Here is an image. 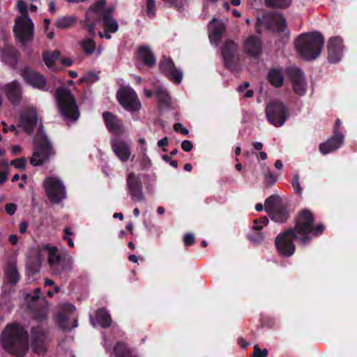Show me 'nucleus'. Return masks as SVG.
<instances>
[{
    "mask_svg": "<svg viewBox=\"0 0 357 357\" xmlns=\"http://www.w3.org/2000/svg\"><path fill=\"white\" fill-rule=\"evenodd\" d=\"M111 318L105 310L97 311L95 317H91V322L93 327H107L111 324Z\"/></svg>",
    "mask_w": 357,
    "mask_h": 357,
    "instance_id": "27",
    "label": "nucleus"
},
{
    "mask_svg": "<svg viewBox=\"0 0 357 357\" xmlns=\"http://www.w3.org/2000/svg\"><path fill=\"white\" fill-rule=\"evenodd\" d=\"M131 140L125 141L119 137H114L111 140L112 148L118 158L122 162H126L131 155L130 144Z\"/></svg>",
    "mask_w": 357,
    "mask_h": 357,
    "instance_id": "14",
    "label": "nucleus"
},
{
    "mask_svg": "<svg viewBox=\"0 0 357 357\" xmlns=\"http://www.w3.org/2000/svg\"><path fill=\"white\" fill-rule=\"evenodd\" d=\"M238 46L231 40H227L221 49V54L226 66H230L238 56Z\"/></svg>",
    "mask_w": 357,
    "mask_h": 357,
    "instance_id": "22",
    "label": "nucleus"
},
{
    "mask_svg": "<svg viewBox=\"0 0 357 357\" xmlns=\"http://www.w3.org/2000/svg\"><path fill=\"white\" fill-rule=\"evenodd\" d=\"M21 150H22V148L18 145H15V146H12V148H11L12 153L14 155H16L18 153H20L21 151Z\"/></svg>",
    "mask_w": 357,
    "mask_h": 357,
    "instance_id": "64",
    "label": "nucleus"
},
{
    "mask_svg": "<svg viewBox=\"0 0 357 357\" xmlns=\"http://www.w3.org/2000/svg\"><path fill=\"white\" fill-rule=\"evenodd\" d=\"M209 40L212 45H218L225 31V25L221 21L213 18L209 23Z\"/></svg>",
    "mask_w": 357,
    "mask_h": 357,
    "instance_id": "20",
    "label": "nucleus"
},
{
    "mask_svg": "<svg viewBox=\"0 0 357 357\" xmlns=\"http://www.w3.org/2000/svg\"><path fill=\"white\" fill-rule=\"evenodd\" d=\"M342 40L340 37H332L329 40L328 51V60L331 63L338 62L342 57Z\"/></svg>",
    "mask_w": 357,
    "mask_h": 357,
    "instance_id": "21",
    "label": "nucleus"
},
{
    "mask_svg": "<svg viewBox=\"0 0 357 357\" xmlns=\"http://www.w3.org/2000/svg\"><path fill=\"white\" fill-rule=\"evenodd\" d=\"M37 120L36 109L29 107L21 114L18 128L24 132L31 133L36 126Z\"/></svg>",
    "mask_w": 357,
    "mask_h": 357,
    "instance_id": "15",
    "label": "nucleus"
},
{
    "mask_svg": "<svg viewBox=\"0 0 357 357\" xmlns=\"http://www.w3.org/2000/svg\"><path fill=\"white\" fill-rule=\"evenodd\" d=\"M5 278L7 282L15 284L19 281V273L15 264H9L5 272Z\"/></svg>",
    "mask_w": 357,
    "mask_h": 357,
    "instance_id": "32",
    "label": "nucleus"
},
{
    "mask_svg": "<svg viewBox=\"0 0 357 357\" xmlns=\"http://www.w3.org/2000/svg\"><path fill=\"white\" fill-rule=\"evenodd\" d=\"M8 241L11 244L15 245L17 243L18 238L15 234H13L9 236Z\"/></svg>",
    "mask_w": 357,
    "mask_h": 357,
    "instance_id": "63",
    "label": "nucleus"
},
{
    "mask_svg": "<svg viewBox=\"0 0 357 357\" xmlns=\"http://www.w3.org/2000/svg\"><path fill=\"white\" fill-rule=\"evenodd\" d=\"M60 52L54 51L52 52H45L43 55V61L45 65L50 69H54L55 61L59 59Z\"/></svg>",
    "mask_w": 357,
    "mask_h": 357,
    "instance_id": "35",
    "label": "nucleus"
},
{
    "mask_svg": "<svg viewBox=\"0 0 357 357\" xmlns=\"http://www.w3.org/2000/svg\"><path fill=\"white\" fill-rule=\"evenodd\" d=\"M76 22V17L74 16H65L59 18L55 23L57 28L61 29H69L73 26Z\"/></svg>",
    "mask_w": 357,
    "mask_h": 357,
    "instance_id": "33",
    "label": "nucleus"
},
{
    "mask_svg": "<svg viewBox=\"0 0 357 357\" xmlns=\"http://www.w3.org/2000/svg\"><path fill=\"white\" fill-rule=\"evenodd\" d=\"M105 0H99L93 7L92 10L95 12H100L105 6Z\"/></svg>",
    "mask_w": 357,
    "mask_h": 357,
    "instance_id": "51",
    "label": "nucleus"
},
{
    "mask_svg": "<svg viewBox=\"0 0 357 357\" xmlns=\"http://www.w3.org/2000/svg\"><path fill=\"white\" fill-rule=\"evenodd\" d=\"M254 226L253 229L255 231H260L264 227L266 226L268 223V220L266 217L255 219L253 221Z\"/></svg>",
    "mask_w": 357,
    "mask_h": 357,
    "instance_id": "45",
    "label": "nucleus"
},
{
    "mask_svg": "<svg viewBox=\"0 0 357 357\" xmlns=\"http://www.w3.org/2000/svg\"><path fill=\"white\" fill-rule=\"evenodd\" d=\"M8 100L13 105H18L21 100L22 86L19 82L13 81L4 84L1 88Z\"/></svg>",
    "mask_w": 357,
    "mask_h": 357,
    "instance_id": "18",
    "label": "nucleus"
},
{
    "mask_svg": "<svg viewBox=\"0 0 357 357\" xmlns=\"http://www.w3.org/2000/svg\"><path fill=\"white\" fill-rule=\"evenodd\" d=\"M33 142L34 149L30 163L33 166H39L53 156L54 151L51 143L43 131L35 137Z\"/></svg>",
    "mask_w": 357,
    "mask_h": 357,
    "instance_id": "4",
    "label": "nucleus"
},
{
    "mask_svg": "<svg viewBox=\"0 0 357 357\" xmlns=\"http://www.w3.org/2000/svg\"><path fill=\"white\" fill-rule=\"evenodd\" d=\"M42 263V257L41 254L39 252H37L36 254L35 259L29 258L27 262V268L29 271L33 273L37 272L39 270V268Z\"/></svg>",
    "mask_w": 357,
    "mask_h": 357,
    "instance_id": "39",
    "label": "nucleus"
},
{
    "mask_svg": "<svg viewBox=\"0 0 357 357\" xmlns=\"http://www.w3.org/2000/svg\"><path fill=\"white\" fill-rule=\"evenodd\" d=\"M43 188L52 202L58 203L66 197V189L63 182L56 176H49L43 181Z\"/></svg>",
    "mask_w": 357,
    "mask_h": 357,
    "instance_id": "9",
    "label": "nucleus"
},
{
    "mask_svg": "<svg viewBox=\"0 0 357 357\" xmlns=\"http://www.w3.org/2000/svg\"><path fill=\"white\" fill-rule=\"evenodd\" d=\"M47 250L48 256V264L55 274L61 273L60 262L61 256L59 254L58 248L56 247H51L49 245H45L43 248Z\"/></svg>",
    "mask_w": 357,
    "mask_h": 357,
    "instance_id": "24",
    "label": "nucleus"
},
{
    "mask_svg": "<svg viewBox=\"0 0 357 357\" xmlns=\"http://www.w3.org/2000/svg\"><path fill=\"white\" fill-rule=\"evenodd\" d=\"M31 347L34 352L42 353L46 349L45 334L43 333H33Z\"/></svg>",
    "mask_w": 357,
    "mask_h": 357,
    "instance_id": "28",
    "label": "nucleus"
},
{
    "mask_svg": "<svg viewBox=\"0 0 357 357\" xmlns=\"http://www.w3.org/2000/svg\"><path fill=\"white\" fill-rule=\"evenodd\" d=\"M16 208V205L14 204H8L5 207L6 212L10 215L15 213Z\"/></svg>",
    "mask_w": 357,
    "mask_h": 357,
    "instance_id": "55",
    "label": "nucleus"
},
{
    "mask_svg": "<svg viewBox=\"0 0 357 357\" xmlns=\"http://www.w3.org/2000/svg\"><path fill=\"white\" fill-rule=\"evenodd\" d=\"M142 152L144 160L149 164V165H151V160H150V159L149 158V157L147 156V154H146L147 148L145 147V146L142 148Z\"/></svg>",
    "mask_w": 357,
    "mask_h": 357,
    "instance_id": "60",
    "label": "nucleus"
},
{
    "mask_svg": "<svg viewBox=\"0 0 357 357\" xmlns=\"http://www.w3.org/2000/svg\"><path fill=\"white\" fill-rule=\"evenodd\" d=\"M168 144V139L167 137H164L158 142V146L160 147L165 146Z\"/></svg>",
    "mask_w": 357,
    "mask_h": 357,
    "instance_id": "62",
    "label": "nucleus"
},
{
    "mask_svg": "<svg viewBox=\"0 0 357 357\" xmlns=\"http://www.w3.org/2000/svg\"><path fill=\"white\" fill-rule=\"evenodd\" d=\"M26 162V160L25 158H18L12 162V165H13L16 168L18 169H24L25 165Z\"/></svg>",
    "mask_w": 357,
    "mask_h": 357,
    "instance_id": "50",
    "label": "nucleus"
},
{
    "mask_svg": "<svg viewBox=\"0 0 357 357\" xmlns=\"http://www.w3.org/2000/svg\"><path fill=\"white\" fill-rule=\"evenodd\" d=\"M174 130L178 132H181L183 135H187L188 134V130L186 129L185 128H183L182 124L181 123H176L174 125Z\"/></svg>",
    "mask_w": 357,
    "mask_h": 357,
    "instance_id": "56",
    "label": "nucleus"
},
{
    "mask_svg": "<svg viewBox=\"0 0 357 357\" xmlns=\"http://www.w3.org/2000/svg\"><path fill=\"white\" fill-rule=\"evenodd\" d=\"M324 44V38L319 32L302 33L294 42L297 52L305 60L317 59L322 50Z\"/></svg>",
    "mask_w": 357,
    "mask_h": 357,
    "instance_id": "2",
    "label": "nucleus"
},
{
    "mask_svg": "<svg viewBox=\"0 0 357 357\" xmlns=\"http://www.w3.org/2000/svg\"><path fill=\"white\" fill-rule=\"evenodd\" d=\"M264 238V236L261 233H257L252 234L249 236V239L254 243H260Z\"/></svg>",
    "mask_w": 357,
    "mask_h": 357,
    "instance_id": "52",
    "label": "nucleus"
},
{
    "mask_svg": "<svg viewBox=\"0 0 357 357\" xmlns=\"http://www.w3.org/2000/svg\"><path fill=\"white\" fill-rule=\"evenodd\" d=\"M291 185L293 186V188L295 191V192L298 195H301L303 193V189L301 186V183L299 182V175L298 174H294V177L291 181Z\"/></svg>",
    "mask_w": 357,
    "mask_h": 357,
    "instance_id": "46",
    "label": "nucleus"
},
{
    "mask_svg": "<svg viewBox=\"0 0 357 357\" xmlns=\"http://www.w3.org/2000/svg\"><path fill=\"white\" fill-rule=\"evenodd\" d=\"M324 229V227L323 225H318L314 230L312 229V234L314 236L320 235Z\"/></svg>",
    "mask_w": 357,
    "mask_h": 357,
    "instance_id": "58",
    "label": "nucleus"
},
{
    "mask_svg": "<svg viewBox=\"0 0 357 357\" xmlns=\"http://www.w3.org/2000/svg\"><path fill=\"white\" fill-rule=\"evenodd\" d=\"M280 202V197L278 195H273L268 197L265 200L264 208L266 211L269 213L274 211L278 208Z\"/></svg>",
    "mask_w": 357,
    "mask_h": 357,
    "instance_id": "34",
    "label": "nucleus"
},
{
    "mask_svg": "<svg viewBox=\"0 0 357 357\" xmlns=\"http://www.w3.org/2000/svg\"><path fill=\"white\" fill-rule=\"evenodd\" d=\"M102 22L105 29L107 31L115 33L119 29L117 22L110 16L109 12L102 13Z\"/></svg>",
    "mask_w": 357,
    "mask_h": 357,
    "instance_id": "31",
    "label": "nucleus"
},
{
    "mask_svg": "<svg viewBox=\"0 0 357 357\" xmlns=\"http://www.w3.org/2000/svg\"><path fill=\"white\" fill-rule=\"evenodd\" d=\"M86 29L89 35L92 37L95 36V25L93 24H86Z\"/></svg>",
    "mask_w": 357,
    "mask_h": 357,
    "instance_id": "57",
    "label": "nucleus"
},
{
    "mask_svg": "<svg viewBox=\"0 0 357 357\" xmlns=\"http://www.w3.org/2000/svg\"><path fill=\"white\" fill-rule=\"evenodd\" d=\"M116 98L119 104L128 112H138L142 107L141 102L136 92L130 86L121 88L117 93Z\"/></svg>",
    "mask_w": 357,
    "mask_h": 357,
    "instance_id": "8",
    "label": "nucleus"
},
{
    "mask_svg": "<svg viewBox=\"0 0 357 357\" xmlns=\"http://www.w3.org/2000/svg\"><path fill=\"white\" fill-rule=\"evenodd\" d=\"M294 91L299 96H303L307 89V83L303 73L297 68H292L288 70Z\"/></svg>",
    "mask_w": 357,
    "mask_h": 357,
    "instance_id": "16",
    "label": "nucleus"
},
{
    "mask_svg": "<svg viewBox=\"0 0 357 357\" xmlns=\"http://www.w3.org/2000/svg\"><path fill=\"white\" fill-rule=\"evenodd\" d=\"M56 105L63 120L74 122L79 117V111L75 97L66 87H60L56 91Z\"/></svg>",
    "mask_w": 357,
    "mask_h": 357,
    "instance_id": "3",
    "label": "nucleus"
},
{
    "mask_svg": "<svg viewBox=\"0 0 357 357\" xmlns=\"http://www.w3.org/2000/svg\"><path fill=\"white\" fill-rule=\"evenodd\" d=\"M192 143L189 140H184L181 143V148L184 151L188 152L192 149Z\"/></svg>",
    "mask_w": 357,
    "mask_h": 357,
    "instance_id": "54",
    "label": "nucleus"
},
{
    "mask_svg": "<svg viewBox=\"0 0 357 357\" xmlns=\"http://www.w3.org/2000/svg\"><path fill=\"white\" fill-rule=\"evenodd\" d=\"M73 266V258L70 255L65 256L63 259H61L60 270L62 271H70Z\"/></svg>",
    "mask_w": 357,
    "mask_h": 357,
    "instance_id": "42",
    "label": "nucleus"
},
{
    "mask_svg": "<svg viewBox=\"0 0 357 357\" xmlns=\"http://www.w3.org/2000/svg\"><path fill=\"white\" fill-rule=\"evenodd\" d=\"M298 236L293 230H289L279 234L275 238V246L278 252L285 257L291 256L295 252L293 240Z\"/></svg>",
    "mask_w": 357,
    "mask_h": 357,
    "instance_id": "11",
    "label": "nucleus"
},
{
    "mask_svg": "<svg viewBox=\"0 0 357 357\" xmlns=\"http://www.w3.org/2000/svg\"><path fill=\"white\" fill-rule=\"evenodd\" d=\"M21 76L26 82L33 88H36L42 91L47 90L46 79L40 73L36 72L31 68H24L21 71Z\"/></svg>",
    "mask_w": 357,
    "mask_h": 357,
    "instance_id": "12",
    "label": "nucleus"
},
{
    "mask_svg": "<svg viewBox=\"0 0 357 357\" xmlns=\"http://www.w3.org/2000/svg\"><path fill=\"white\" fill-rule=\"evenodd\" d=\"M184 243L186 246L191 245L195 242L194 236L192 234H187L183 238Z\"/></svg>",
    "mask_w": 357,
    "mask_h": 357,
    "instance_id": "53",
    "label": "nucleus"
},
{
    "mask_svg": "<svg viewBox=\"0 0 357 357\" xmlns=\"http://www.w3.org/2000/svg\"><path fill=\"white\" fill-rule=\"evenodd\" d=\"M114 354L116 357H136L126 347L122 344H117L114 348Z\"/></svg>",
    "mask_w": 357,
    "mask_h": 357,
    "instance_id": "37",
    "label": "nucleus"
},
{
    "mask_svg": "<svg viewBox=\"0 0 357 357\" xmlns=\"http://www.w3.org/2000/svg\"><path fill=\"white\" fill-rule=\"evenodd\" d=\"M261 168L264 172V177L266 181L271 183H273L276 181V177L271 172L268 167L266 166L265 164H261Z\"/></svg>",
    "mask_w": 357,
    "mask_h": 357,
    "instance_id": "47",
    "label": "nucleus"
},
{
    "mask_svg": "<svg viewBox=\"0 0 357 357\" xmlns=\"http://www.w3.org/2000/svg\"><path fill=\"white\" fill-rule=\"evenodd\" d=\"M266 116L268 121L275 127L283 126L289 118L287 107L278 100H271L266 107Z\"/></svg>",
    "mask_w": 357,
    "mask_h": 357,
    "instance_id": "5",
    "label": "nucleus"
},
{
    "mask_svg": "<svg viewBox=\"0 0 357 357\" xmlns=\"http://www.w3.org/2000/svg\"><path fill=\"white\" fill-rule=\"evenodd\" d=\"M139 54L144 63L149 66L155 63V58L148 47H142L139 50Z\"/></svg>",
    "mask_w": 357,
    "mask_h": 357,
    "instance_id": "30",
    "label": "nucleus"
},
{
    "mask_svg": "<svg viewBox=\"0 0 357 357\" xmlns=\"http://www.w3.org/2000/svg\"><path fill=\"white\" fill-rule=\"evenodd\" d=\"M344 138V135L341 132H335L331 139L320 144V152L322 154L326 155L335 151L343 144Z\"/></svg>",
    "mask_w": 357,
    "mask_h": 357,
    "instance_id": "23",
    "label": "nucleus"
},
{
    "mask_svg": "<svg viewBox=\"0 0 357 357\" xmlns=\"http://www.w3.org/2000/svg\"><path fill=\"white\" fill-rule=\"evenodd\" d=\"M266 27L273 31H282L286 27V20L279 13H268L258 19L257 31Z\"/></svg>",
    "mask_w": 357,
    "mask_h": 357,
    "instance_id": "10",
    "label": "nucleus"
},
{
    "mask_svg": "<svg viewBox=\"0 0 357 357\" xmlns=\"http://www.w3.org/2000/svg\"><path fill=\"white\" fill-rule=\"evenodd\" d=\"M83 51L86 54H92L96 50V43L91 38H86L80 42Z\"/></svg>",
    "mask_w": 357,
    "mask_h": 357,
    "instance_id": "38",
    "label": "nucleus"
},
{
    "mask_svg": "<svg viewBox=\"0 0 357 357\" xmlns=\"http://www.w3.org/2000/svg\"><path fill=\"white\" fill-rule=\"evenodd\" d=\"M244 48L247 53L252 56H257L261 52V45L260 39L257 36L249 37L244 43Z\"/></svg>",
    "mask_w": 357,
    "mask_h": 357,
    "instance_id": "26",
    "label": "nucleus"
},
{
    "mask_svg": "<svg viewBox=\"0 0 357 357\" xmlns=\"http://www.w3.org/2000/svg\"><path fill=\"white\" fill-rule=\"evenodd\" d=\"M155 93L158 100L160 102L165 105H167L169 103L170 98L167 90L164 87L159 86L158 88H157Z\"/></svg>",
    "mask_w": 357,
    "mask_h": 357,
    "instance_id": "41",
    "label": "nucleus"
},
{
    "mask_svg": "<svg viewBox=\"0 0 357 357\" xmlns=\"http://www.w3.org/2000/svg\"><path fill=\"white\" fill-rule=\"evenodd\" d=\"M17 9L22 14V15H28V8L26 3L22 0H19L17 3Z\"/></svg>",
    "mask_w": 357,
    "mask_h": 357,
    "instance_id": "49",
    "label": "nucleus"
},
{
    "mask_svg": "<svg viewBox=\"0 0 357 357\" xmlns=\"http://www.w3.org/2000/svg\"><path fill=\"white\" fill-rule=\"evenodd\" d=\"M75 310V307L70 304H66L63 307V310L56 317V321L59 326L63 328V330H69L71 328L68 325H67L68 320L70 318V314H73ZM76 326H72V328L75 327Z\"/></svg>",
    "mask_w": 357,
    "mask_h": 357,
    "instance_id": "25",
    "label": "nucleus"
},
{
    "mask_svg": "<svg viewBox=\"0 0 357 357\" xmlns=\"http://www.w3.org/2000/svg\"><path fill=\"white\" fill-rule=\"evenodd\" d=\"M102 118L107 129L114 134L127 133V130L123 126L122 121L116 116L111 112H105L102 114Z\"/></svg>",
    "mask_w": 357,
    "mask_h": 357,
    "instance_id": "19",
    "label": "nucleus"
},
{
    "mask_svg": "<svg viewBox=\"0 0 357 357\" xmlns=\"http://www.w3.org/2000/svg\"><path fill=\"white\" fill-rule=\"evenodd\" d=\"M146 15L149 17H153L155 14V1L146 0Z\"/></svg>",
    "mask_w": 357,
    "mask_h": 357,
    "instance_id": "44",
    "label": "nucleus"
},
{
    "mask_svg": "<svg viewBox=\"0 0 357 357\" xmlns=\"http://www.w3.org/2000/svg\"><path fill=\"white\" fill-rule=\"evenodd\" d=\"M28 227V223L26 222H22L19 225V230L21 234H24L26 232Z\"/></svg>",
    "mask_w": 357,
    "mask_h": 357,
    "instance_id": "59",
    "label": "nucleus"
},
{
    "mask_svg": "<svg viewBox=\"0 0 357 357\" xmlns=\"http://www.w3.org/2000/svg\"><path fill=\"white\" fill-rule=\"evenodd\" d=\"M271 217V220L277 222H282L285 221L287 218V212L285 209L280 208V206L277 208L273 212L268 213Z\"/></svg>",
    "mask_w": 357,
    "mask_h": 357,
    "instance_id": "36",
    "label": "nucleus"
},
{
    "mask_svg": "<svg viewBox=\"0 0 357 357\" xmlns=\"http://www.w3.org/2000/svg\"><path fill=\"white\" fill-rule=\"evenodd\" d=\"M160 70L167 75L173 82L179 84L183 79V73L175 67L170 58L164 57L160 64Z\"/></svg>",
    "mask_w": 357,
    "mask_h": 357,
    "instance_id": "17",
    "label": "nucleus"
},
{
    "mask_svg": "<svg viewBox=\"0 0 357 357\" xmlns=\"http://www.w3.org/2000/svg\"><path fill=\"white\" fill-rule=\"evenodd\" d=\"M0 341L6 350L17 356H23L28 349L26 332L17 324L7 325Z\"/></svg>",
    "mask_w": 357,
    "mask_h": 357,
    "instance_id": "1",
    "label": "nucleus"
},
{
    "mask_svg": "<svg viewBox=\"0 0 357 357\" xmlns=\"http://www.w3.org/2000/svg\"><path fill=\"white\" fill-rule=\"evenodd\" d=\"M33 30V23L28 15H22L16 19L14 32L17 39L23 45H25L32 40Z\"/></svg>",
    "mask_w": 357,
    "mask_h": 357,
    "instance_id": "7",
    "label": "nucleus"
},
{
    "mask_svg": "<svg viewBox=\"0 0 357 357\" xmlns=\"http://www.w3.org/2000/svg\"><path fill=\"white\" fill-rule=\"evenodd\" d=\"M268 80L273 86L280 87L284 82V75L280 69H272L268 74Z\"/></svg>",
    "mask_w": 357,
    "mask_h": 357,
    "instance_id": "29",
    "label": "nucleus"
},
{
    "mask_svg": "<svg viewBox=\"0 0 357 357\" xmlns=\"http://www.w3.org/2000/svg\"><path fill=\"white\" fill-rule=\"evenodd\" d=\"M268 350L266 349H261L257 344L254 346L253 357H266Z\"/></svg>",
    "mask_w": 357,
    "mask_h": 357,
    "instance_id": "48",
    "label": "nucleus"
},
{
    "mask_svg": "<svg viewBox=\"0 0 357 357\" xmlns=\"http://www.w3.org/2000/svg\"><path fill=\"white\" fill-rule=\"evenodd\" d=\"M314 222L313 215L309 210L302 211L296 220L294 233L298 236L302 244L308 243L310 240L309 234L312 232Z\"/></svg>",
    "mask_w": 357,
    "mask_h": 357,
    "instance_id": "6",
    "label": "nucleus"
},
{
    "mask_svg": "<svg viewBox=\"0 0 357 357\" xmlns=\"http://www.w3.org/2000/svg\"><path fill=\"white\" fill-rule=\"evenodd\" d=\"M268 7L284 9L288 8L292 0H264Z\"/></svg>",
    "mask_w": 357,
    "mask_h": 357,
    "instance_id": "40",
    "label": "nucleus"
},
{
    "mask_svg": "<svg viewBox=\"0 0 357 357\" xmlns=\"http://www.w3.org/2000/svg\"><path fill=\"white\" fill-rule=\"evenodd\" d=\"M98 80V76L97 74L89 72L83 76L80 79V82H86L87 84H93Z\"/></svg>",
    "mask_w": 357,
    "mask_h": 357,
    "instance_id": "43",
    "label": "nucleus"
},
{
    "mask_svg": "<svg viewBox=\"0 0 357 357\" xmlns=\"http://www.w3.org/2000/svg\"><path fill=\"white\" fill-rule=\"evenodd\" d=\"M127 188L132 201L144 200L142 181L139 176L133 172L129 173L127 177Z\"/></svg>",
    "mask_w": 357,
    "mask_h": 357,
    "instance_id": "13",
    "label": "nucleus"
},
{
    "mask_svg": "<svg viewBox=\"0 0 357 357\" xmlns=\"http://www.w3.org/2000/svg\"><path fill=\"white\" fill-rule=\"evenodd\" d=\"M112 32L107 31V29H105V32H100L99 33V36L100 38H105L107 39H110L112 38L111 36V33Z\"/></svg>",
    "mask_w": 357,
    "mask_h": 357,
    "instance_id": "61",
    "label": "nucleus"
}]
</instances>
